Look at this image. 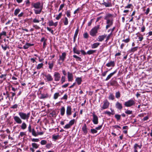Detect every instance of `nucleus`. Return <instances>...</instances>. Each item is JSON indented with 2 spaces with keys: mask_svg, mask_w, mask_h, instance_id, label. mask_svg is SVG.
Masks as SVG:
<instances>
[{
  "mask_svg": "<svg viewBox=\"0 0 152 152\" xmlns=\"http://www.w3.org/2000/svg\"><path fill=\"white\" fill-rule=\"evenodd\" d=\"M138 34H139V35H137V37H138L139 41L141 42L142 40L144 38L143 36L139 33H137L136 34L137 35Z\"/></svg>",
  "mask_w": 152,
  "mask_h": 152,
  "instance_id": "30",
  "label": "nucleus"
},
{
  "mask_svg": "<svg viewBox=\"0 0 152 152\" xmlns=\"http://www.w3.org/2000/svg\"><path fill=\"white\" fill-rule=\"evenodd\" d=\"M100 29V25H98L92 28L89 32L90 35L92 37L96 36L98 30Z\"/></svg>",
  "mask_w": 152,
  "mask_h": 152,
  "instance_id": "2",
  "label": "nucleus"
},
{
  "mask_svg": "<svg viewBox=\"0 0 152 152\" xmlns=\"http://www.w3.org/2000/svg\"><path fill=\"white\" fill-rule=\"evenodd\" d=\"M42 74L45 77L44 80L46 82H49L53 81V78L50 74L48 73L47 74Z\"/></svg>",
  "mask_w": 152,
  "mask_h": 152,
  "instance_id": "5",
  "label": "nucleus"
},
{
  "mask_svg": "<svg viewBox=\"0 0 152 152\" xmlns=\"http://www.w3.org/2000/svg\"><path fill=\"white\" fill-rule=\"evenodd\" d=\"M33 26L34 28L35 29L37 30L39 29H40V27L37 25H33Z\"/></svg>",
  "mask_w": 152,
  "mask_h": 152,
  "instance_id": "63",
  "label": "nucleus"
},
{
  "mask_svg": "<svg viewBox=\"0 0 152 152\" xmlns=\"http://www.w3.org/2000/svg\"><path fill=\"white\" fill-rule=\"evenodd\" d=\"M82 129L83 132V134L85 135H86L88 132V128L86 124H84L82 126Z\"/></svg>",
  "mask_w": 152,
  "mask_h": 152,
  "instance_id": "16",
  "label": "nucleus"
},
{
  "mask_svg": "<svg viewBox=\"0 0 152 152\" xmlns=\"http://www.w3.org/2000/svg\"><path fill=\"white\" fill-rule=\"evenodd\" d=\"M15 121L17 124H20L22 123V121L20 117L18 116H14L13 117Z\"/></svg>",
  "mask_w": 152,
  "mask_h": 152,
  "instance_id": "11",
  "label": "nucleus"
},
{
  "mask_svg": "<svg viewBox=\"0 0 152 152\" xmlns=\"http://www.w3.org/2000/svg\"><path fill=\"white\" fill-rule=\"evenodd\" d=\"M115 117L117 121H119L121 120V115L118 114H116L115 115Z\"/></svg>",
  "mask_w": 152,
  "mask_h": 152,
  "instance_id": "38",
  "label": "nucleus"
},
{
  "mask_svg": "<svg viewBox=\"0 0 152 152\" xmlns=\"http://www.w3.org/2000/svg\"><path fill=\"white\" fill-rule=\"evenodd\" d=\"M138 48V47H134L132 48H131V49L129 50H128V52L129 53H133L135 51L137 50Z\"/></svg>",
  "mask_w": 152,
  "mask_h": 152,
  "instance_id": "25",
  "label": "nucleus"
},
{
  "mask_svg": "<svg viewBox=\"0 0 152 152\" xmlns=\"http://www.w3.org/2000/svg\"><path fill=\"white\" fill-rule=\"evenodd\" d=\"M1 47L4 50H7V48H9V47L8 46L7 47V45L6 44L5 45V46H4L3 45H1Z\"/></svg>",
  "mask_w": 152,
  "mask_h": 152,
  "instance_id": "60",
  "label": "nucleus"
},
{
  "mask_svg": "<svg viewBox=\"0 0 152 152\" xmlns=\"http://www.w3.org/2000/svg\"><path fill=\"white\" fill-rule=\"evenodd\" d=\"M113 20H108L106 21V23L107 25L105 28L106 29H107L109 28L110 27L113 25Z\"/></svg>",
  "mask_w": 152,
  "mask_h": 152,
  "instance_id": "13",
  "label": "nucleus"
},
{
  "mask_svg": "<svg viewBox=\"0 0 152 152\" xmlns=\"http://www.w3.org/2000/svg\"><path fill=\"white\" fill-rule=\"evenodd\" d=\"M59 137V135L58 134L57 135H55V134H53L52 135V139L54 140L55 141H56V140L58 139Z\"/></svg>",
  "mask_w": 152,
  "mask_h": 152,
  "instance_id": "39",
  "label": "nucleus"
},
{
  "mask_svg": "<svg viewBox=\"0 0 152 152\" xmlns=\"http://www.w3.org/2000/svg\"><path fill=\"white\" fill-rule=\"evenodd\" d=\"M48 25L50 26H53L54 22L52 20L49 21L48 22Z\"/></svg>",
  "mask_w": 152,
  "mask_h": 152,
  "instance_id": "56",
  "label": "nucleus"
},
{
  "mask_svg": "<svg viewBox=\"0 0 152 152\" xmlns=\"http://www.w3.org/2000/svg\"><path fill=\"white\" fill-rule=\"evenodd\" d=\"M60 96V95L59 93H56L53 95V98L54 99H57L58 97Z\"/></svg>",
  "mask_w": 152,
  "mask_h": 152,
  "instance_id": "34",
  "label": "nucleus"
},
{
  "mask_svg": "<svg viewBox=\"0 0 152 152\" xmlns=\"http://www.w3.org/2000/svg\"><path fill=\"white\" fill-rule=\"evenodd\" d=\"M96 52V50H88L86 53L87 54L90 55L91 54H93V53H95Z\"/></svg>",
  "mask_w": 152,
  "mask_h": 152,
  "instance_id": "32",
  "label": "nucleus"
},
{
  "mask_svg": "<svg viewBox=\"0 0 152 152\" xmlns=\"http://www.w3.org/2000/svg\"><path fill=\"white\" fill-rule=\"evenodd\" d=\"M68 79L69 81H72L73 80V75L72 73L68 72L67 73Z\"/></svg>",
  "mask_w": 152,
  "mask_h": 152,
  "instance_id": "22",
  "label": "nucleus"
},
{
  "mask_svg": "<svg viewBox=\"0 0 152 152\" xmlns=\"http://www.w3.org/2000/svg\"><path fill=\"white\" fill-rule=\"evenodd\" d=\"M68 99V96L67 95V94H66L64 95V96L61 98V100H67Z\"/></svg>",
  "mask_w": 152,
  "mask_h": 152,
  "instance_id": "53",
  "label": "nucleus"
},
{
  "mask_svg": "<svg viewBox=\"0 0 152 152\" xmlns=\"http://www.w3.org/2000/svg\"><path fill=\"white\" fill-rule=\"evenodd\" d=\"M130 40V38H128L126 39H123L122 40V42H124L126 43H128V42H129Z\"/></svg>",
  "mask_w": 152,
  "mask_h": 152,
  "instance_id": "54",
  "label": "nucleus"
},
{
  "mask_svg": "<svg viewBox=\"0 0 152 152\" xmlns=\"http://www.w3.org/2000/svg\"><path fill=\"white\" fill-rule=\"evenodd\" d=\"M110 105V103L107 99H105L103 101V104L101 108V110H102L107 108Z\"/></svg>",
  "mask_w": 152,
  "mask_h": 152,
  "instance_id": "7",
  "label": "nucleus"
},
{
  "mask_svg": "<svg viewBox=\"0 0 152 152\" xmlns=\"http://www.w3.org/2000/svg\"><path fill=\"white\" fill-rule=\"evenodd\" d=\"M93 118L92 121L94 124H97L98 123V118L97 116L96 115L95 113L94 112L92 113Z\"/></svg>",
  "mask_w": 152,
  "mask_h": 152,
  "instance_id": "10",
  "label": "nucleus"
},
{
  "mask_svg": "<svg viewBox=\"0 0 152 152\" xmlns=\"http://www.w3.org/2000/svg\"><path fill=\"white\" fill-rule=\"evenodd\" d=\"M20 10L19 8L16 9L14 12V14L16 16L20 12Z\"/></svg>",
  "mask_w": 152,
  "mask_h": 152,
  "instance_id": "40",
  "label": "nucleus"
},
{
  "mask_svg": "<svg viewBox=\"0 0 152 152\" xmlns=\"http://www.w3.org/2000/svg\"><path fill=\"white\" fill-rule=\"evenodd\" d=\"M91 133L94 134V133H96L97 132V131L95 129H91Z\"/></svg>",
  "mask_w": 152,
  "mask_h": 152,
  "instance_id": "57",
  "label": "nucleus"
},
{
  "mask_svg": "<svg viewBox=\"0 0 152 152\" xmlns=\"http://www.w3.org/2000/svg\"><path fill=\"white\" fill-rule=\"evenodd\" d=\"M106 37L107 35L105 34L103 35H99L97 39V40L99 42H102L104 40Z\"/></svg>",
  "mask_w": 152,
  "mask_h": 152,
  "instance_id": "17",
  "label": "nucleus"
},
{
  "mask_svg": "<svg viewBox=\"0 0 152 152\" xmlns=\"http://www.w3.org/2000/svg\"><path fill=\"white\" fill-rule=\"evenodd\" d=\"M83 37L84 38L86 39H88L89 37V36L87 32L84 33L83 34Z\"/></svg>",
  "mask_w": 152,
  "mask_h": 152,
  "instance_id": "44",
  "label": "nucleus"
},
{
  "mask_svg": "<svg viewBox=\"0 0 152 152\" xmlns=\"http://www.w3.org/2000/svg\"><path fill=\"white\" fill-rule=\"evenodd\" d=\"M113 15L110 13H108L106 14L104 18V19L106 21L113 20Z\"/></svg>",
  "mask_w": 152,
  "mask_h": 152,
  "instance_id": "12",
  "label": "nucleus"
},
{
  "mask_svg": "<svg viewBox=\"0 0 152 152\" xmlns=\"http://www.w3.org/2000/svg\"><path fill=\"white\" fill-rule=\"evenodd\" d=\"M25 4L27 7H28L30 5V2L29 0H26L25 1Z\"/></svg>",
  "mask_w": 152,
  "mask_h": 152,
  "instance_id": "51",
  "label": "nucleus"
},
{
  "mask_svg": "<svg viewBox=\"0 0 152 152\" xmlns=\"http://www.w3.org/2000/svg\"><path fill=\"white\" fill-rule=\"evenodd\" d=\"M66 81V77L65 76H62L61 79V84H63Z\"/></svg>",
  "mask_w": 152,
  "mask_h": 152,
  "instance_id": "42",
  "label": "nucleus"
},
{
  "mask_svg": "<svg viewBox=\"0 0 152 152\" xmlns=\"http://www.w3.org/2000/svg\"><path fill=\"white\" fill-rule=\"evenodd\" d=\"M117 72V69L115 70L113 72L110 73L107 77L105 80L107 81L109 80Z\"/></svg>",
  "mask_w": 152,
  "mask_h": 152,
  "instance_id": "20",
  "label": "nucleus"
},
{
  "mask_svg": "<svg viewBox=\"0 0 152 152\" xmlns=\"http://www.w3.org/2000/svg\"><path fill=\"white\" fill-rule=\"evenodd\" d=\"M44 64L42 63L39 64L36 66L37 69H39L43 67Z\"/></svg>",
  "mask_w": 152,
  "mask_h": 152,
  "instance_id": "35",
  "label": "nucleus"
},
{
  "mask_svg": "<svg viewBox=\"0 0 152 152\" xmlns=\"http://www.w3.org/2000/svg\"><path fill=\"white\" fill-rule=\"evenodd\" d=\"M33 22L34 23H39V21L36 18H35L33 20Z\"/></svg>",
  "mask_w": 152,
  "mask_h": 152,
  "instance_id": "64",
  "label": "nucleus"
},
{
  "mask_svg": "<svg viewBox=\"0 0 152 152\" xmlns=\"http://www.w3.org/2000/svg\"><path fill=\"white\" fill-rule=\"evenodd\" d=\"M18 107V105L17 104H15L13 105L10 108L11 109H15V108H17Z\"/></svg>",
  "mask_w": 152,
  "mask_h": 152,
  "instance_id": "62",
  "label": "nucleus"
},
{
  "mask_svg": "<svg viewBox=\"0 0 152 152\" xmlns=\"http://www.w3.org/2000/svg\"><path fill=\"white\" fill-rule=\"evenodd\" d=\"M132 112H133L132 110H127L125 111V113L128 115L132 114Z\"/></svg>",
  "mask_w": 152,
  "mask_h": 152,
  "instance_id": "45",
  "label": "nucleus"
},
{
  "mask_svg": "<svg viewBox=\"0 0 152 152\" xmlns=\"http://www.w3.org/2000/svg\"><path fill=\"white\" fill-rule=\"evenodd\" d=\"M75 81L77 82L78 85H80L82 81L81 77H77L75 79Z\"/></svg>",
  "mask_w": 152,
  "mask_h": 152,
  "instance_id": "26",
  "label": "nucleus"
},
{
  "mask_svg": "<svg viewBox=\"0 0 152 152\" xmlns=\"http://www.w3.org/2000/svg\"><path fill=\"white\" fill-rule=\"evenodd\" d=\"M32 7L34 8L35 9L34 10V13L36 14H40L42 11L43 6L41 5V3L38 1L36 3L32 2L31 3Z\"/></svg>",
  "mask_w": 152,
  "mask_h": 152,
  "instance_id": "1",
  "label": "nucleus"
},
{
  "mask_svg": "<svg viewBox=\"0 0 152 152\" xmlns=\"http://www.w3.org/2000/svg\"><path fill=\"white\" fill-rule=\"evenodd\" d=\"M110 84L111 86L115 87H118L119 86L117 81L114 80H111L110 82Z\"/></svg>",
  "mask_w": 152,
  "mask_h": 152,
  "instance_id": "18",
  "label": "nucleus"
},
{
  "mask_svg": "<svg viewBox=\"0 0 152 152\" xmlns=\"http://www.w3.org/2000/svg\"><path fill=\"white\" fill-rule=\"evenodd\" d=\"M115 106L117 109L120 110H121L123 108L122 104L118 102L116 103Z\"/></svg>",
  "mask_w": 152,
  "mask_h": 152,
  "instance_id": "21",
  "label": "nucleus"
},
{
  "mask_svg": "<svg viewBox=\"0 0 152 152\" xmlns=\"http://www.w3.org/2000/svg\"><path fill=\"white\" fill-rule=\"evenodd\" d=\"M18 115L22 119L28 121L30 115V112L26 113L23 112H19L18 113Z\"/></svg>",
  "mask_w": 152,
  "mask_h": 152,
  "instance_id": "3",
  "label": "nucleus"
},
{
  "mask_svg": "<svg viewBox=\"0 0 152 152\" xmlns=\"http://www.w3.org/2000/svg\"><path fill=\"white\" fill-rule=\"evenodd\" d=\"M65 4L64 3L61 4L58 10V12H59L60 10H62L63 8L64 7Z\"/></svg>",
  "mask_w": 152,
  "mask_h": 152,
  "instance_id": "58",
  "label": "nucleus"
},
{
  "mask_svg": "<svg viewBox=\"0 0 152 152\" xmlns=\"http://www.w3.org/2000/svg\"><path fill=\"white\" fill-rule=\"evenodd\" d=\"M71 126L70 125L69 123L66 125L64 128L65 129H68L70 128Z\"/></svg>",
  "mask_w": 152,
  "mask_h": 152,
  "instance_id": "55",
  "label": "nucleus"
},
{
  "mask_svg": "<svg viewBox=\"0 0 152 152\" xmlns=\"http://www.w3.org/2000/svg\"><path fill=\"white\" fill-rule=\"evenodd\" d=\"M22 123V124L20 126L21 129L23 130L26 129L27 127L26 124L24 122H23Z\"/></svg>",
  "mask_w": 152,
  "mask_h": 152,
  "instance_id": "33",
  "label": "nucleus"
},
{
  "mask_svg": "<svg viewBox=\"0 0 152 152\" xmlns=\"http://www.w3.org/2000/svg\"><path fill=\"white\" fill-rule=\"evenodd\" d=\"M121 94L120 92L118 91L115 93V96L116 98H119L120 97Z\"/></svg>",
  "mask_w": 152,
  "mask_h": 152,
  "instance_id": "48",
  "label": "nucleus"
},
{
  "mask_svg": "<svg viewBox=\"0 0 152 152\" xmlns=\"http://www.w3.org/2000/svg\"><path fill=\"white\" fill-rule=\"evenodd\" d=\"M62 15V12L60 13L56 17V19L57 20H59L61 18Z\"/></svg>",
  "mask_w": 152,
  "mask_h": 152,
  "instance_id": "50",
  "label": "nucleus"
},
{
  "mask_svg": "<svg viewBox=\"0 0 152 152\" xmlns=\"http://www.w3.org/2000/svg\"><path fill=\"white\" fill-rule=\"evenodd\" d=\"M64 24L65 25H67L68 23V19L66 17L64 18Z\"/></svg>",
  "mask_w": 152,
  "mask_h": 152,
  "instance_id": "46",
  "label": "nucleus"
},
{
  "mask_svg": "<svg viewBox=\"0 0 152 152\" xmlns=\"http://www.w3.org/2000/svg\"><path fill=\"white\" fill-rule=\"evenodd\" d=\"M48 64L49 65V68L51 70L54 66V62H49L48 63Z\"/></svg>",
  "mask_w": 152,
  "mask_h": 152,
  "instance_id": "31",
  "label": "nucleus"
},
{
  "mask_svg": "<svg viewBox=\"0 0 152 152\" xmlns=\"http://www.w3.org/2000/svg\"><path fill=\"white\" fill-rule=\"evenodd\" d=\"M73 50L74 53H76L78 55L80 53V51L77 49L76 45L73 48Z\"/></svg>",
  "mask_w": 152,
  "mask_h": 152,
  "instance_id": "28",
  "label": "nucleus"
},
{
  "mask_svg": "<svg viewBox=\"0 0 152 152\" xmlns=\"http://www.w3.org/2000/svg\"><path fill=\"white\" fill-rule=\"evenodd\" d=\"M72 114V108L70 106H68L66 108V115L67 117L70 116Z\"/></svg>",
  "mask_w": 152,
  "mask_h": 152,
  "instance_id": "14",
  "label": "nucleus"
},
{
  "mask_svg": "<svg viewBox=\"0 0 152 152\" xmlns=\"http://www.w3.org/2000/svg\"><path fill=\"white\" fill-rule=\"evenodd\" d=\"M78 32H79V27H78L75 31L74 37H77V34L78 33Z\"/></svg>",
  "mask_w": 152,
  "mask_h": 152,
  "instance_id": "52",
  "label": "nucleus"
},
{
  "mask_svg": "<svg viewBox=\"0 0 152 152\" xmlns=\"http://www.w3.org/2000/svg\"><path fill=\"white\" fill-rule=\"evenodd\" d=\"M28 131L29 133H31L32 134L33 136L34 137L37 136V134H36V132L35 131L34 129H32L31 126L30 124L28 126Z\"/></svg>",
  "mask_w": 152,
  "mask_h": 152,
  "instance_id": "9",
  "label": "nucleus"
},
{
  "mask_svg": "<svg viewBox=\"0 0 152 152\" xmlns=\"http://www.w3.org/2000/svg\"><path fill=\"white\" fill-rule=\"evenodd\" d=\"M75 119H73L69 121V124L70 125L72 126L75 124Z\"/></svg>",
  "mask_w": 152,
  "mask_h": 152,
  "instance_id": "47",
  "label": "nucleus"
},
{
  "mask_svg": "<svg viewBox=\"0 0 152 152\" xmlns=\"http://www.w3.org/2000/svg\"><path fill=\"white\" fill-rule=\"evenodd\" d=\"M31 140L33 142H38L39 141V139L38 138H31Z\"/></svg>",
  "mask_w": 152,
  "mask_h": 152,
  "instance_id": "59",
  "label": "nucleus"
},
{
  "mask_svg": "<svg viewBox=\"0 0 152 152\" xmlns=\"http://www.w3.org/2000/svg\"><path fill=\"white\" fill-rule=\"evenodd\" d=\"M47 141L45 140H42L41 141L40 143L42 145H45L47 143Z\"/></svg>",
  "mask_w": 152,
  "mask_h": 152,
  "instance_id": "61",
  "label": "nucleus"
},
{
  "mask_svg": "<svg viewBox=\"0 0 152 152\" xmlns=\"http://www.w3.org/2000/svg\"><path fill=\"white\" fill-rule=\"evenodd\" d=\"M115 62L114 61H110L109 62L106 64V66L108 67H112L115 66Z\"/></svg>",
  "mask_w": 152,
  "mask_h": 152,
  "instance_id": "19",
  "label": "nucleus"
},
{
  "mask_svg": "<svg viewBox=\"0 0 152 152\" xmlns=\"http://www.w3.org/2000/svg\"><path fill=\"white\" fill-rule=\"evenodd\" d=\"M71 11L70 10H68L66 12L67 16L68 18L71 17Z\"/></svg>",
  "mask_w": 152,
  "mask_h": 152,
  "instance_id": "49",
  "label": "nucleus"
},
{
  "mask_svg": "<svg viewBox=\"0 0 152 152\" xmlns=\"http://www.w3.org/2000/svg\"><path fill=\"white\" fill-rule=\"evenodd\" d=\"M135 103V101L133 99H131L125 102L124 105L125 107H129L134 105Z\"/></svg>",
  "mask_w": 152,
  "mask_h": 152,
  "instance_id": "4",
  "label": "nucleus"
},
{
  "mask_svg": "<svg viewBox=\"0 0 152 152\" xmlns=\"http://www.w3.org/2000/svg\"><path fill=\"white\" fill-rule=\"evenodd\" d=\"M102 4L106 7L113 6L111 0H103V3Z\"/></svg>",
  "mask_w": 152,
  "mask_h": 152,
  "instance_id": "6",
  "label": "nucleus"
},
{
  "mask_svg": "<svg viewBox=\"0 0 152 152\" xmlns=\"http://www.w3.org/2000/svg\"><path fill=\"white\" fill-rule=\"evenodd\" d=\"M137 146V144L135 143L134 146V152H138L137 151V148H138Z\"/></svg>",
  "mask_w": 152,
  "mask_h": 152,
  "instance_id": "43",
  "label": "nucleus"
},
{
  "mask_svg": "<svg viewBox=\"0 0 152 152\" xmlns=\"http://www.w3.org/2000/svg\"><path fill=\"white\" fill-rule=\"evenodd\" d=\"M108 99L109 100H113L115 99L114 95L112 93H110L108 97Z\"/></svg>",
  "mask_w": 152,
  "mask_h": 152,
  "instance_id": "41",
  "label": "nucleus"
},
{
  "mask_svg": "<svg viewBox=\"0 0 152 152\" xmlns=\"http://www.w3.org/2000/svg\"><path fill=\"white\" fill-rule=\"evenodd\" d=\"M73 57L76 58V61H82V59L81 58L78 56L75 55H74L73 56Z\"/></svg>",
  "mask_w": 152,
  "mask_h": 152,
  "instance_id": "37",
  "label": "nucleus"
},
{
  "mask_svg": "<svg viewBox=\"0 0 152 152\" xmlns=\"http://www.w3.org/2000/svg\"><path fill=\"white\" fill-rule=\"evenodd\" d=\"M34 45V44H31L28 43H26L25 45L23 46V48L25 49H28L30 47L33 46Z\"/></svg>",
  "mask_w": 152,
  "mask_h": 152,
  "instance_id": "23",
  "label": "nucleus"
},
{
  "mask_svg": "<svg viewBox=\"0 0 152 152\" xmlns=\"http://www.w3.org/2000/svg\"><path fill=\"white\" fill-rule=\"evenodd\" d=\"M66 53L65 52L62 53V55L59 56V58L58 61H61L62 62H64L66 58Z\"/></svg>",
  "mask_w": 152,
  "mask_h": 152,
  "instance_id": "15",
  "label": "nucleus"
},
{
  "mask_svg": "<svg viewBox=\"0 0 152 152\" xmlns=\"http://www.w3.org/2000/svg\"><path fill=\"white\" fill-rule=\"evenodd\" d=\"M65 113V108L64 106L62 107L60 109V114L61 115L63 116L64 115Z\"/></svg>",
  "mask_w": 152,
  "mask_h": 152,
  "instance_id": "29",
  "label": "nucleus"
},
{
  "mask_svg": "<svg viewBox=\"0 0 152 152\" xmlns=\"http://www.w3.org/2000/svg\"><path fill=\"white\" fill-rule=\"evenodd\" d=\"M99 42H96L91 45V48L92 49H94L97 48L100 45Z\"/></svg>",
  "mask_w": 152,
  "mask_h": 152,
  "instance_id": "27",
  "label": "nucleus"
},
{
  "mask_svg": "<svg viewBox=\"0 0 152 152\" xmlns=\"http://www.w3.org/2000/svg\"><path fill=\"white\" fill-rule=\"evenodd\" d=\"M53 77L55 81H58L60 80L61 79V74L58 72H55L54 73Z\"/></svg>",
  "mask_w": 152,
  "mask_h": 152,
  "instance_id": "8",
  "label": "nucleus"
},
{
  "mask_svg": "<svg viewBox=\"0 0 152 152\" xmlns=\"http://www.w3.org/2000/svg\"><path fill=\"white\" fill-rule=\"evenodd\" d=\"M32 147L35 149H37L39 147V145L35 143H32Z\"/></svg>",
  "mask_w": 152,
  "mask_h": 152,
  "instance_id": "36",
  "label": "nucleus"
},
{
  "mask_svg": "<svg viewBox=\"0 0 152 152\" xmlns=\"http://www.w3.org/2000/svg\"><path fill=\"white\" fill-rule=\"evenodd\" d=\"M49 96L48 94L47 93L46 94H41V96L40 97V99H44L45 98H48Z\"/></svg>",
  "mask_w": 152,
  "mask_h": 152,
  "instance_id": "24",
  "label": "nucleus"
}]
</instances>
